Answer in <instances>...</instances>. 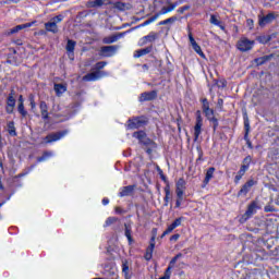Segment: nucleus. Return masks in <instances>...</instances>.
I'll list each match as a JSON object with an SVG mask.
<instances>
[{
    "label": "nucleus",
    "mask_w": 279,
    "mask_h": 279,
    "mask_svg": "<svg viewBox=\"0 0 279 279\" xmlns=\"http://www.w3.org/2000/svg\"><path fill=\"white\" fill-rule=\"evenodd\" d=\"M124 234L130 243V245L132 244V222H128V223H124Z\"/></svg>",
    "instance_id": "22"
},
{
    "label": "nucleus",
    "mask_w": 279,
    "mask_h": 279,
    "mask_svg": "<svg viewBox=\"0 0 279 279\" xmlns=\"http://www.w3.org/2000/svg\"><path fill=\"white\" fill-rule=\"evenodd\" d=\"M182 258V253L177 254L169 263L168 267H170V269H173V267L175 266V264L178 263V259Z\"/></svg>",
    "instance_id": "40"
},
{
    "label": "nucleus",
    "mask_w": 279,
    "mask_h": 279,
    "mask_svg": "<svg viewBox=\"0 0 279 279\" xmlns=\"http://www.w3.org/2000/svg\"><path fill=\"white\" fill-rule=\"evenodd\" d=\"M113 8L116 10H119V12H126V10H132V4L128 2L118 1L113 4Z\"/></svg>",
    "instance_id": "18"
},
{
    "label": "nucleus",
    "mask_w": 279,
    "mask_h": 279,
    "mask_svg": "<svg viewBox=\"0 0 279 279\" xmlns=\"http://www.w3.org/2000/svg\"><path fill=\"white\" fill-rule=\"evenodd\" d=\"M254 47V41L247 38H242L238 41V49L239 51H250Z\"/></svg>",
    "instance_id": "8"
},
{
    "label": "nucleus",
    "mask_w": 279,
    "mask_h": 279,
    "mask_svg": "<svg viewBox=\"0 0 279 279\" xmlns=\"http://www.w3.org/2000/svg\"><path fill=\"white\" fill-rule=\"evenodd\" d=\"M156 40H158V33L150 32L148 35L142 37L138 40V46L145 47V45H147V43H155Z\"/></svg>",
    "instance_id": "9"
},
{
    "label": "nucleus",
    "mask_w": 279,
    "mask_h": 279,
    "mask_svg": "<svg viewBox=\"0 0 279 279\" xmlns=\"http://www.w3.org/2000/svg\"><path fill=\"white\" fill-rule=\"evenodd\" d=\"M19 104H24L23 95H20V97H19Z\"/></svg>",
    "instance_id": "64"
},
{
    "label": "nucleus",
    "mask_w": 279,
    "mask_h": 279,
    "mask_svg": "<svg viewBox=\"0 0 279 279\" xmlns=\"http://www.w3.org/2000/svg\"><path fill=\"white\" fill-rule=\"evenodd\" d=\"M218 106L219 108H223V99H218Z\"/></svg>",
    "instance_id": "63"
},
{
    "label": "nucleus",
    "mask_w": 279,
    "mask_h": 279,
    "mask_svg": "<svg viewBox=\"0 0 279 279\" xmlns=\"http://www.w3.org/2000/svg\"><path fill=\"white\" fill-rule=\"evenodd\" d=\"M105 0H89L87 2L88 8H101L104 5Z\"/></svg>",
    "instance_id": "31"
},
{
    "label": "nucleus",
    "mask_w": 279,
    "mask_h": 279,
    "mask_svg": "<svg viewBox=\"0 0 279 279\" xmlns=\"http://www.w3.org/2000/svg\"><path fill=\"white\" fill-rule=\"evenodd\" d=\"M122 274L125 279H131L132 277L130 276V264H128V260L122 262Z\"/></svg>",
    "instance_id": "29"
},
{
    "label": "nucleus",
    "mask_w": 279,
    "mask_h": 279,
    "mask_svg": "<svg viewBox=\"0 0 279 279\" xmlns=\"http://www.w3.org/2000/svg\"><path fill=\"white\" fill-rule=\"evenodd\" d=\"M182 202H184V194H177L175 208H180Z\"/></svg>",
    "instance_id": "44"
},
{
    "label": "nucleus",
    "mask_w": 279,
    "mask_h": 279,
    "mask_svg": "<svg viewBox=\"0 0 279 279\" xmlns=\"http://www.w3.org/2000/svg\"><path fill=\"white\" fill-rule=\"evenodd\" d=\"M274 21H276V13H268L266 16L259 15L258 25L259 27H265V25H269Z\"/></svg>",
    "instance_id": "11"
},
{
    "label": "nucleus",
    "mask_w": 279,
    "mask_h": 279,
    "mask_svg": "<svg viewBox=\"0 0 279 279\" xmlns=\"http://www.w3.org/2000/svg\"><path fill=\"white\" fill-rule=\"evenodd\" d=\"M265 213H274V207H271V206H266V207H265Z\"/></svg>",
    "instance_id": "57"
},
{
    "label": "nucleus",
    "mask_w": 279,
    "mask_h": 279,
    "mask_svg": "<svg viewBox=\"0 0 279 279\" xmlns=\"http://www.w3.org/2000/svg\"><path fill=\"white\" fill-rule=\"evenodd\" d=\"M214 175H215V167H210L205 174V179H204L205 186L206 184H208V182L213 180Z\"/></svg>",
    "instance_id": "27"
},
{
    "label": "nucleus",
    "mask_w": 279,
    "mask_h": 279,
    "mask_svg": "<svg viewBox=\"0 0 279 279\" xmlns=\"http://www.w3.org/2000/svg\"><path fill=\"white\" fill-rule=\"evenodd\" d=\"M202 128H204V119L202 118V111H196V121L194 125V143L199 141V135L202 134Z\"/></svg>",
    "instance_id": "2"
},
{
    "label": "nucleus",
    "mask_w": 279,
    "mask_h": 279,
    "mask_svg": "<svg viewBox=\"0 0 279 279\" xmlns=\"http://www.w3.org/2000/svg\"><path fill=\"white\" fill-rule=\"evenodd\" d=\"M144 125H147V118L145 116L135 117L129 120L130 130H138V128H144Z\"/></svg>",
    "instance_id": "3"
},
{
    "label": "nucleus",
    "mask_w": 279,
    "mask_h": 279,
    "mask_svg": "<svg viewBox=\"0 0 279 279\" xmlns=\"http://www.w3.org/2000/svg\"><path fill=\"white\" fill-rule=\"evenodd\" d=\"M35 23L36 21L25 23V24H20L9 31V36L12 34H19V32H21L22 29H27V27H32L33 25H35Z\"/></svg>",
    "instance_id": "14"
},
{
    "label": "nucleus",
    "mask_w": 279,
    "mask_h": 279,
    "mask_svg": "<svg viewBox=\"0 0 279 279\" xmlns=\"http://www.w3.org/2000/svg\"><path fill=\"white\" fill-rule=\"evenodd\" d=\"M151 253H146L145 254V258L147 259V260H151Z\"/></svg>",
    "instance_id": "62"
},
{
    "label": "nucleus",
    "mask_w": 279,
    "mask_h": 279,
    "mask_svg": "<svg viewBox=\"0 0 279 279\" xmlns=\"http://www.w3.org/2000/svg\"><path fill=\"white\" fill-rule=\"evenodd\" d=\"M190 7L189 5H184L178 9L179 14H184V12H186V10H189Z\"/></svg>",
    "instance_id": "51"
},
{
    "label": "nucleus",
    "mask_w": 279,
    "mask_h": 279,
    "mask_svg": "<svg viewBox=\"0 0 279 279\" xmlns=\"http://www.w3.org/2000/svg\"><path fill=\"white\" fill-rule=\"evenodd\" d=\"M165 193H166V196L163 198L165 206H169V199H171V189L169 187V185L165 187Z\"/></svg>",
    "instance_id": "36"
},
{
    "label": "nucleus",
    "mask_w": 279,
    "mask_h": 279,
    "mask_svg": "<svg viewBox=\"0 0 279 279\" xmlns=\"http://www.w3.org/2000/svg\"><path fill=\"white\" fill-rule=\"evenodd\" d=\"M119 50V46H102L100 48V56L104 58H112Z\"/></svg>",
    "instance_id": "7"
},
{
    "label": "nucleus",
    "mask_w": 279,
    "mask_h": 279,
    "mask_svg": "<svg viewBox=\"0 0 279 279\" xmlns=\"http://www.w3.org/2000/svg\"><path fill=\"white\" fill-rule=\"evenodd\" d=\"M159 279H171V267H168L162 277Z\"/></svg>",
    "instance_id": "47"
},
{
    "label": "nucleus",
    "mask_w": 279,
    "mask_h": 279,
    "mask_svg": "<svg viewBox=\"0 0 279 279\" xmlns=\"http://www.w3.org/2000/svg\"><path fill=\"white\" fill-rule=\"evenodd\" d=\"M54 93H56L57 97L64 95V93H66V85L54 84Z\"/></svg>",
    "instance_id": "26"
},
{
    "label": "nucleus",
    "mask_w": 279,
    "mask_h": 279,
    "mask_svg": "<svg viewBox=\"0 0 279 279\" xmlns=\"http://www.w3.org/2000/svg\"><path fill=\"white\" fill-rule=\"evenodd\" d=\"M202 104H203V110L210 108V104L208 102V99L204 98L202 100Z\"/></svg>",
    "instance_id": "50"
},
{
    "label": "nucleus",
    "mask_w": 279,
    "mask_h": 279,
    "mask_svg": "<svg viewBox=\"0 0 279 279\" xmlns=\"http://www.w3.org/2000/svg\"><path fill=\"white\" fill-rule=\"evenodd\" d=\"M17 111L22 117H27V110H25V105L24 104H19L17 105Z\"/></svg>",
    "instance_id": "43"
},
{
    "label": "nucleus",
    "mask_w": 279,
    "mask_h": 279,
    "mask_svg": "<svg viewBox=\"0 0 279 279\" xmlns=\"http://www.w3.org/2000/svg\"><path fill=\"white\" fill-rule=\"evenodd\" d=\"M39 110L41 113V119H44V121H47V119H49V107L47 106V102L41 101L39 104Z\"/></svg>",
    "instance_id": "19"
},
{
    "label": "nucleus",
    "mask_w": 279,
    "mask_h": 279,
    "mask_svg": "<svg viewBox=\"0 0 279 279\" xmlns=\"http://www.w3.org/2000/svg\"><path fill=\"white\" fill-rule=\"evenodd\" d=\"M246 172H247V167H241L234 178V183L239 184V182H241L243 175H245Z\"/></svg>",
    "instance_id": "28"
},
{
    "label": "nucleus",
    "mask_w": 279,
    "mask_h": 279,
    "mask_svg": "<svg viewBox=\"0 0 279 279\" xmlns=\"http://www.w3.org/2000/svg\"><path fill=\"white\" fill-rule=\"evenodd\" d=\"M256 210H258V202L253 201L245 211V214L242 216L243 221H247L253 215H256Z\"/></svg>",
    "instance_id": "6"
},
{
    "label": "nucleus",
    "mask_w": 279,
    "mask_h": 279,
    "mask_svg": "<svg viewBox=\"0 0 279 279\" xmlns=\"http://www.w3.org/2000/svg\"><path fill=\"white\" fill-rule=\"evenodd\" d=\"M251 162H252V157L251 156H246L243 159V165L241 167H246V171H247V169H250Z\"/></svg>",
    "instance_id": "46"
},
{
    "label": "nucleus",
    "mask_w": 279,
    "mask_h": 279,
    "mask_svg": "<svg viewBox=\"0 0 279 279\" xmlns=\"http://www.w3.org/2000/svg\"><path fill=\"white\" fill-rule=\"evenodd\" d=\"M208 121H210V123H213L214 132H217V128H219V120L217 118H215V116H214Z\"/></svg>",
    "instance_id": "45"
},
{
    "label": "nucleus",
    "mask_w": 279,
    "mask_h": 279,
    "mask_svg": "<svg viewBox=\"0 0 279 279\" xmlns=\"http://www.w3.org/2000/svg\"><path fill=\"white\" fill-rule=\"evenodd\" d=\"M203 112H205V116L208 120L215 117V110L210 109V107L207 109H203Z\"/></svg>",
    "instance_id": "42"
},
{
    "label": "nucleus",
    "mask_w": 279,
    "mask_h": 279,
    "mask_svg": "<svg viewBox=\"0 0 279 279\" xmlns=\"http://www.w3.org/2000/svg\"><path fill=\"white\" fill-rule=\"evenodd\" d=\"M163 21H165L166 25H169V24L175 23V21H178V16H171Z\"/></svg>",
    "instance_id": "49"
},
{
    "label": "nucleus",
    "mask_w": 279,
    "mask_h": 279,
    "mask_svg": "<svg viewBox=\"0 0 279 279\" xmlns=\"http://www.w3.org/2000/svg\"><path fill=\"white\" fill-rule=\"evenodd\" d=\"M108 62L106 61H99L95 64L94 66V71H99L101 73V69H104L105 66H107Z\"/></svg>",
    "instance_id": "41"
},
{
    "label": "nucleus",
    "mask_w": 279,
    "mask_h": 279,
    "mask_svg": "<svg viewBox=\"0 0 279 279\" xmlns=\"http://www.w3.org/2000/svg\"><path fill=\"white\" fill-rule=\"evenodd\" d=\"M147 53H151V47L135 50L133 58H143V56H147Z\"/></svg>",
    "instance_id": "24"
},
{
    "label": "nucleus",
    "mask_w": 279,
    "mask_h": 279,
    "mask_svg": "<svg viewBox=\"0 0 279 279\" xmlns=\"http://www.w3.org/2000/svg\"><path fill=\"white\" fill-rule=\"evenodd\" d=\"M75 45H77V43H75L74 40H72V39L68 40V44L65 46V49H66L68 53H74Z\"/></svg>",
    "instance_id": "34"
},
{
    "label": "nucleus",
    "mask_w": 279,
    "mask_h": 279,
    "mask_svg": "<svg viewBox=\"0 0 279 279\" xmlns=\"http://www.w3.org/2000/svg\"><path fill=\"white\" fill-rule=\"evenodd\" d=\"M125 36L124 33H118L116 35L107 36L102 39L104 45H112V43H117V40H120V38H123Z\"/></svg>",
    "instance_id": "12"
},
{
    "label": "nucleus",
    "mask_w": 279,
    "mask_h": 279,
    "mask_svg": "<svg viewBox=\"0 0 279 279\" xmlns=\"http://www.w3.org/2000/svg\"><path fill=\"white\" fill-rule=\"evenodd\" d=\"M178 8V2L174 3H169L168 7H162L161 10L159 11V14L165 15L169 14V12H173Z\"/></svg>",
    "instance_id": "21"
},
{
    "label": "nucleus",
    "mask_w": 279,
    "mask_h": 279,
    "mask_svg": "<svg viewBox=\"0 0 279 279\" xmlns=\"http://www.w3.org/2000/svg\"><path fill=\"white\" fill-rule=\"evenodd\" d=\"M271 58H274V54L259 57V58L255 59V63L257 64V66H262V64H265V62H269V60H271Z\"/></svg>",
    "instance_id": "30"
},
{
    "label": "nucleus",
    "mask_w": 279,
    "mask_h": 279,
    "mask_svg": "<svg viewBox=\"0 0 279 279\" xmlns=\"http://www.w3.org/2000/svg\"><path fill=\"white\" fill-rule=\"evenodd\" d=\"M16 96V92L14 89H11L10 94L8 97L14 98Z\"/></svg>",
    "instance_id": "59"
},
{
    "label": "nucleus",
    "mask_w": 279,
    "mask_h": 279,
    "mask_svg": "<svg viewBox=\"0 0 279 279\" xmlns=\"http://www.w3.org/2000/svg\"><path fill=\"white\" fill-rule=\"evenodd\" d=\"M8 132L10 136H16V128L14 126V121L8 123Z\"/></svg>",
    "instance_id": "37"
},
{
    "label": "nucleus",
    "mask_w": 279,
    "mask_h": 279,
    "mask_svg": "<svg viewBox=\"0 0 279 279\" xmlns=\"http://www.w3.org/2000/svg\"><path fill=\"white\" fill-rule=\"evenodd\" d=\"M45 29L46 32H50L51 34H58V24L56 22H47L45 23Z\"/></svg>",
    "instance_id": "23"
},
{
    "label": "nucleus",
    "mask_w": 279,
    "mask_h": 279,
    "mask_svg": "<svg viewBox=\"0 0 279 279\" xmlns=\"http://www.w3.org/2000/svg\"><path fill=\"white\" fill-rule=\"evenodd\" d=\"M192 49H194V51L197 52L201 58H206V54H204V51H202V47L197 45V43L192 45Z\"/></svg>",
    "instance_id": "39"
},
{
    "label": "nucleus",
    "mask_w": 279,
    "mask_h": 279,
    "mask_svg": "<svg viewBox=\"0 0 279 279\" xmlns=\"http://www.w3.org/2000/svg\"><path fill=\"white\" fill-rule=\"evenodd\" d=\"M258 182H256L254 179H250L245 182V184L242 185L240 191L238 192V197H245L250 191H252V186H256Z\"/></svg>",
    "instance_id": "5"
},
{
    "label": "nucleus",
    "mask_w": 279,
    "mask_h": 279,
    "mask_svg": "<svg viewBox=\"0 0 279 279\" xmlns=\"http://www.w3.org/2000/svg\"><path fill=\"white\" fill-rule=\"evenodd\" d=\"M178 239H180V233L171 235L170 241H178Z\"/></svg>",
    "instance_id": "56"
},
{
    "label": "nucleus",
    "mask_w": 279,
    "mask_h": 279,
    "mask_svg": "<svg viewBox=\"0 0 279 279\" xmlns=\"http://www.w3.org/2000/svg\"><path fill=\"white\" fill-rule=\"evenodd\" d=\"M246 145L248 149H254V146H252V141H247Z\"/></svg>",
    "instance_id": "61"
},
{
    "label": "nucleus",
    "mask_w": 279,
    "mask_h": 279,
    "mask_svg": "<svg viewBox=\"0 0 279 279\" xmlns=\"http://www.w3.org/2000/svg\"><path fill=\"white\" fill-rule=\"evenodd\" d=\"M134 138H137L145 147L156 148V142L147 137L145 131H137L133 133Z\"/></svg>",
    "instance_id": "1"
},
{
    "label": "nucleus",
    "mask_w": 279,
    "mask_h": 279,
    "mask_svg": "<svg viewBox=\"0 0 279 279\" xmlns=\"http://www.w3.org/2000/svg\"><path fill=\"white\" fill-rule=\"evenodd\" d=\"M62 15H57V16H54V17H52L50 21L52 22V23H54L56 25H58V23H62Z\"/></svg>",
    "instance_id": "48"
},
{
    "label": "nucleus",
    "mask_w": 279,
    "mask_h": 279,
    "mask_svg": "<svg viewBox=\"0 0 279 279\" xmlns=\"http://www.w3.org/2000/svg\"><path fill=\"white\" fill-rule=\"evenodd\" d=\"M101 77L100 71H94L83 76L84 82H97Z\"/></svg>",
    "instance_id": "16"
},
{
    "label": "nucleus",
    "mask_w": 279,
    "mask_h": 279,
    "mask_svg": "<svg viewBox=\"0 0 279 279\" xmlns=\"http://www.w3.org/2000/svg\"><path fill=\"white\" fill-rule=\"evenodd\" d=\"M108 204H110V199H108V198H102V205L104 206H108Z\"/></svg>",
    "instance_id": "58"
},
{
    "label": "nucleus",
    "mask_w": 279,
    "mask_h": 279,
    "mask_svg": "<svg viewBox=\"0 0 279 279\" xmlns=\"http://www.w3.org/2000/svg\"><path fill=\"white\" fill-rule=\"evenodd\" d=\"M150 23H151V21L146 20L144 23L140 24V25L137 26V28H138V27H147V25H150Z\"/></svg>",
    "instance_id": "55"
},
{
    "label": "nucleus",
    "mask_w": 279,
    "mask_h": 279,
    "mask_svg": "<svg viewBox=\"0 0 279 279\" xmlns=\"http://www.w3.org/2000/svg\"><path fill=\"white\" fill-rule=\"evenodd\" d=\"M53 157V151L46 150L44 151L41 157L37 158L38 162H45V160H49V158Z\"/></svg>",
    "instance_id": "33"
},
{
    "label": "nucleus",
    "mask_w": 279,
    "mask_h": 279,
    "mask_svg": "<svg viewBox=\"0 0 279 279\" xmlns=\"http://www.w3.org/2000/svg\"><path fill=\"white\" fill-rule=\"evenodd\" d=\"M116 213L118 215H121L123 213V209L121 207H116Z\"/></svg>",
    "instance_id": "60"
},
{
    "label": "nucleus",
    "mask_w": 279,
    "mask_h": 279,
    "mask_svg": "<svg viewBox=\"0 0 279 279\" xmlns=\"http://www.w3.org/2000/svg\"><path fill=\"white\" fill-rule=\"evenodd\" d=\"M244 141L247 143L250 141V120L247 118L244 119Z\"/></svg>",
    "instance_id": "32"
},
{
    "label": "nucleus",
    "mask_w": 279,
    "mask_h": 279,
    "mask_svg": "<svg viewBox=\"0 0 279 279\" xmlns=\"http://www.w3.org/2000/svg\"><path fill=\"white\" fill-rule=\"evenodd\" d=\"M66 134H69V130L50 133L45 137V141H46L45 143L46 144L56 143V142L60 141L61 138H64V136H66Z\"/></svg>",
    "instance_id": "4"
},
{
    "label": "nucleus",
    "mask_w": 279,
    "mask_h": 279,
    "mask_svg": "<svg viewBox=\"0 0 279 279\" xmlns=\"http://www.w3.org/2000/svg\"><path fill=\"white\" fill-rule=\"evenodd\" d=\"M209 23H210L211 25H216L217 27H219L222 32H226V26H223V25L221 24V21H219V19H217V15L211 14V15H210Z\"/></svg>",
    "instance_id": "25"
},
{
    "label": "nucleus",
    "mask_w": 279,
    "mask_h": 279,
    "mask_svg": "<svg viewBox=\"0 0 279 279\" xmlns=\"http://www.w3.org/2000/svg\"><path fill=\"white\" fill-rule=\"evenodd\" d=\"M117 221H119V218L108 217L105 221L104 228H109V226H112L113 223H117Z\"/></svg>",
    "instance_id": "38"
},
{
    "label": "nucleus",
    "mask_w": 279,
    "mask_h": 279,
    "mask_svg": "<svg viewBox=\"0 0 279 279\" xmlns=\"http://www.w3.org/2000/svg\"><path fill=\"white\" fill-rule=\"evenodd\" d=\"M189 40H190V44H191L192 46L197 43V41H195V38L193 37V34H192V33L189 34Z\"/></svg>",
    "instance_id": "54"
},
{
    "label": "nucleus",
    "mask_w": 279,
    "mask_h": 279,
    "mask_svg": "<svg viewBox=\"0 0 279 279\" xmlns=\"http://www.w3.org/2000/svg\"><path fill=\"white\" fill-rule=\"evenodd\" d=\"M159 16H162V14H160V12L156 13L154 16L148 19V21H150V23H154V21H156Z\"/></svg>",
    "instance_id": "53"
},
{
    "label": "nucleus",
    "mask_w": 279,
    "mask_h": 279,
    "mask_svg": "<svg viewBox=\"0 0 279 279\" xmlns=\"http://www.w3.org/2000/svg\"><path fill=\"white\" fill-rule=\"evenodd\" d=\"M16 106V98H12L8 96L7 98V107H5V111L8 114H12V112H14V108Z\"/></svg>",
    "instance_id": "17"
},
{
    "label": "nucleus",
    "mask_w": 279,
    "mask_h": 279,
    "mask_svg": "<svg viewBox=\"0 0 279 279\" xmlns=\"http://www.w3.org/2000/svg\"><path fill=\"white\" fill-rule=\"evenodd\" d=\"M134 191H136V185H129L121 189L119 192V197H128L134 195Z\"/></svg>",
    "instance_id": "13"
},
{
    "label": "nucleus",
    "mask_w": 279,
    "mask_h": 279,
    "mask_svg": "<svg viewBox=\"0 0 279 279\" xmlns=\"http://www.w3.org/2000/svg\"><path fill=\"white\" fill-rule=\"evenodd\" d=\"M157 97H158V92L157 90L144 92L138 97V101L141 104H143L145 101H154V99H156Z\"/></svg>",
    "instance_id": "10"
},
{
    "label": "nucleus",
    "mask_w": 279,
    "mask_h": 279,
    "mask_svg": "<svg viewBox=\"0 0 279 279\" xmlns=\"http://www.w3.org/2000/svg\"><path fill=\"white\" fill-rule=\"evenodd\" d=\"M246 25L250 27V29H254V20L252 19L246 20Z\"/></svg>",
    "instance_id": "52"
},
{
    "label": "nucleus",
    "mask_w": 279,
    "mask_h": 279,
    "mask_svg": "<svg viewBox=\"0 0 279 279\" xmlns=\"http://www.w3.org/2000/svg\"><path fill=\"white\" fill-rule=\"evenodd\" d=\"M184 221V217L177 218L168 228L167 232H172L175 230V228H180L182 226V222Z\"/></svg>",
    "instance_id": "20"
},
{
    "label": "nucleus",
    "mask_w": 279,
    "mask_h": 279,
    "mask_svg": "<svg viewBox=\"0 0 279 279\" xmlns=\"http://www.w3.org/2000/svg\"><path fill=\"white\" fill-rule=\"evenodd\" d=\"M154 247H156V235H153L151 239H150V244L149 246L147 247L146 250V253L147 254H154Z\"/></svg>",
    "instance_id": "35"
},
{
    "label": "nucleus",
    "mask_w": 279,
    "mask_h": 279,
    "mask_svg": "<svg viewBox=\"0 0 279 279\" xmlns=\"http://www.w3.org/2000/svg\"><path fill=\"white\" fill-rule=\"evenodd\" d=\"M184 191H186V181L181 178L175 183V193L179 195H184Z\"/></svg>",
    "instance_id": "15"
}]
</instances>
